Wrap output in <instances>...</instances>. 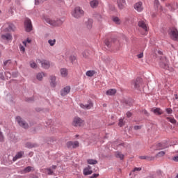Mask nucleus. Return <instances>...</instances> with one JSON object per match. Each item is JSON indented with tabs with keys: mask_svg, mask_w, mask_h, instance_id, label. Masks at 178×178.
Here are the masks:
<instances>
[{
	"mask_svg": "<svg viewBox=\"0 0 178 178\" xmlns=\"http://www.w3.org/2000/svg\"><path fill=\"white\" fill-rule=\"evenodd\" d=\"M72 15L75 19H80L82 16H84V10L80 7H76L72 12Z\"/></svg>",
	"mask_w": 178,
	"mask_h": 178,
	"instance_id": "1",
	"label": "nucleus"
},
{
	"mask_svg": "<svg viewBox=\"0 0 178 178\" xmlns=\"http://www.w3.org/2000/svg\"><path fill=\"white\" fill-rule=\"evenodd\" d=\"M169 35L173 41H178V31L176 28H171L170 29Z\"/></svg>",
	"mask_w": 178,
	"mask_h": 178,
	"instance_id": "2",
	"label": "nucleus"
},
{
	"mask_svg": "<svg viewBox=\"0 0 178 178\" xmlns=\"http://www.w3.org/2000/svg\"><path fill=\"white\" fill-rule=\"evenodd\" d=\"M138 26L145 31L144 34L148 33V24L146 20H140L138 23Z\"/></svg>",
	"mask_w": 178,
	"mask_h": 178,
	"instance_id": "3",
	"label": "nucleus"
},
{
	"mask_svg": "<svg viewBox=\"0 0 178 178\" xmlns=\"http://www.w3.org/2000/svg\"><path fill=\"white\" fill-rule=\"evenodd\" d=\"M169 146L168 144L165 143H158L156 145L152 146V149H154V151H159L160 149H165V148H168Z\"/></svg>",
	"mask_w": 178,
	"mask_h": 178,
	"instance_id": "4",
	"label": "nucleus"
},
{
	"mask_svg": "<svg viewBox=\"0 0 178 178\" xmlns=\"http://www.w3.org/2000/svg\"><path fill=\"white\" fill-rule=\"evenodd\" d=\"M24 27L26 33H30L33 30V24H31V19L26 18L24 21Z\"/></svg>",
	"mask_w": 178,
	"mask_h": 178,
	"instance_id": "5",
	"label": "nucleus"
},
{
	"mask_svg": "<svg viewBox=\"0 0 178 178\" xmlns=\"http://www.w3.org/2000/svg\"><path fill=\"white\" fill-rule=\"evenodd\" d=\"M83 123H84V120L79 117H75L72 121V125L74 127H80L83 126Z\"/></svg>",
	"mask_w": 178,
	"mask_h": 178,
	"instance_id": "6",
	"label": "nucleus"
},
{
	"mask_svg": "<svg viewBox=\"0 0 178 178\" xmlns=\"http://www.w3.org/2000/svg\"><path fill=\"white\" fill-rule=\"evenodd\" d=\"M159 66L162 67V69L167 70V69H169V60H168L166 57H163L159 63Z\"/></svg>",
	"mask_w": 178,
	"mask_h": 178,
	"instance_id": "7",
	"label": "nucleus"
},
{
	"mask_svg": "<svg viewBox=\"0 0 178 178\" xmlns=\"http://www.w3.org/2000/svg\"><path fill=\"white\" fill-rule=\"evenodd\" d=\"M15 120L21 127H23L24 129H27L29 127V124H27L26 121L23 120L20 116L16 117Z\"/></svg>",
	"mask_w": 178,
	"mask_h": 178,
	"instance_id": "8",
	"label": "nucleus"
},
{
	"mask_svg": "<svg viewBox=\"0 0 178 178\" xmlns=\"http://www.w3.org/2000/svg\"><path fill=\"white\" fill-rule=\"evenodd\" d=\"M134 8L136 12L141 13L144 10V6H143V2L138 1L136 3L134 6Z\"/></svg>",
	"mask_w": 178,
	"mask_h": 178,
	"instance_id": "9",
	"label": "nucleus"
},
{
	"mask_svg": "<svg viewBox=\"0 0 178 178\" xmlns=\"http://www.w3.org/2000/svg\"><path fill=\"white\" fill-rule=\"evenodd\" d=\"M134 88L136 90H140V87L143 86V79L140 77L137 78L134 82Z\"/></svg>",
	"mask_w": 178,
	"mask_h": 178,
	"instance_id": "10",
	"label": "nucleus"
},
{
	"mask_svg": "<svg viewBox=\"0 0 178 178\" xmlns=\"http://www.w3.org/2000/svg\"><path fill=\"white\" fill-rule=\"evenodd\" d=\"M93 172L94 171L92 170V167H91V165H88L83 170L84 176H89V175H92Z\"/></svg>",
	"mask_w": 178,
	"mask_h": 178,
	"instance_id": "11",
	"label": "nucleus"
},
{
	"mask_svg": "<svg viewBox=\"0 0 178 178\" xmlns=\"http://www.w3.org/2000/svg\"><path fill=\"white\" fill-rule=\"evenodd\" d=\"M66 145H67V147L69 148V149H71V148H77V147H79V141H68L67 143H66Z\"/></svg>",
	"mask_w": 178,
	"mask_h": 178,
	"instance_id": "12",
	"label": "nucleus"
},
{
	"mask_svg": "<svg viewBox=\"0 0 178 178\" xmlns=\"http://www.w3.org/2000/svg\"><path fill=\"white\" fill-rule=\"evenodd\" d=\"M42 69H48L51 67V63L47 60H38Z\"/></svg>",
	"mask_w": 178,
	"mask_h": 178,
	"instance_id": "13",
	"label": "nucleus"
},
{
	"mask_svg": "<svg viewBox=\"0 0 178 178\" xmlns=\"http://www.w3.org/2000/svg\"><path fill=\"white\" fill-rule=\"evenodd\" d=\"M70 86H65L63 89L60 90V96L65 97V95H67L69 92H70Z\"/></svg>",
	"mask_w": 178,
	"mask_h": 178,
	"instance_id": "14",
	"label": "nucleus"
},
{
	"mask_svg": "<svg viewBox=\"0 0 178 178\" xmlns=\"http://www.w3.org/2000/svg\"><path fill=\"white\" fill-rule=\"evenodd\" d=\"M23 155H24V152L23 151L18 152L15 154V156L13 158V162H16L17 159H20L23 158Z\"/></svg>",
	"mask_w": 178,
	"mask_h": 178,
	"instance_id": "15",
	"label": "nucleus"
},
{
	"mask_svg": "<svg viewBox=\"0 0 178 178\" xmlns=\"http://www.w3.org/2000/svg\"><path fill=\"white\" fill-rule=\"evenodd\" d=\"M126 0H118V6L119 9H124L127 6Z\"/></svg>",
	"mask_w": 178,
	"mask_h": 178,
	"instance_id": "16",
	"label": "nucleus"
},
{
	"mask_svg": "<svg viewBox=\"0 0 178 178\" xmlns=\"http://www.w3.org/2000/svg\"><path fill=\"white\" fill-rule=\"evenodd\" d=\"M31 170H34V168L31 166H27L24 170L20 171L21 175H26V173H29Z\"/></svg>",
	"mask_w": 178,
	"mask_h": 178,
	"instance_id": "17",
	"label": "nucleus"
},
{
	"mask_svg": "<svg viewBox=\"0 0 178 178\" xmlns=\"http://www.w3.org/2000/svg\"><path fill=\"white\" fill-rule=\"evenodd\" d=\"M93 105H92V102H91V101L88 102V104H80V107L82 108V109H91V108H92Z\"/></svg>",
	"mask_w": 178,
	"mask_h": 178,
	"instance_id": "18",
	"label": "nucleus"
},
{
	"mask_svg": "<svg viewBox=\"0 0 178 178\" xmlns=\"http://www.w3.org/2000/svg\"><path fill=\"white\" fill-rule=\"evenodd\" d=\"M50 85L51 87H56V77L54 75L50 76Z\"/></svg>",
	"mask_w": 178,
	"mask_h": 178,
	"instance_id": "19",
	"label": "nucleus"
},
{
	"mask_svg": "<svg viewBox=\"0 0 178 178\" xmlns=\"http://www.w3.org/2000/svg\"><path fill=\"white\" fill-rule=\"evenodd\" d=\"M45 22L46 23H48V24H50V26H58V24H56V20L51 19L50 18H46Z\"/></svg>",
	"mask_w": 178,
	"mask_h": 178,
	"instance_id": "20",
	"label": "nucleus"
},
{
	"mask_svg": "<svg viewBox=\"0 0 178 178\" xmlns=\"http://www.w3.org/2000/svg\"><path fill=\"white\" fill-rule=\"evenodd\" d=\"M152 112H153L154 115H162L163 113V111L162 109H161V108H152Z\"/></svg>",
	"mask_w": 178,
	"mask_h": 178,
	"instance_id": "21",
	"label": "nucleus"
},
{
	"mask_svg": "<svg viewBox=\"0 0 178 178\" xmlns=\"http://www.w3.org/2000/svg\"><path fill=\"white\" fill-rule=\"evenodd\" d=\"M154 6L157 10H162V6H161L159 0H154Z\"/></svg>",
	"mask_w": 178,
	"mask_h": 178,
	"instance_id": "22",
	"label": "nucleus"
},
{
	"mask_svg": "<svg viewBox=\"0 0 178 178\" xmlns=\"http://www.w3.org/2000/svg\"><path fill=\"white\" fill-rule=\"evenodd\" d=\"M60 73L61 77H67V74H68L67 69L61 68L60 70Z\"/></svg>",
	"mask_w": 178,
	"mask_h": 178,
	"instance_id": "23",
	"label": "nucleus"
},
{
	"mask_svg": "<svg viewBox=\"0 0 178 178\" xmlns=\"http://www.w3.org/2000/svg\"><path fill=\"white\" fill-rule=\"evenodd\" d=\"M2 40H6V41H10L12 40V35L10 33H6L5 35H1Z\"/></svg>",
	"mask_w": 178,
	"mask_h": 178,
	"instance_id": "24",
	"label": "nucleus"
},
{
	"mask_svg": "<svg viewBox=\"0 0 178 178\" xmlns=\"http://www.w3.org/2000/svg\"><path fill=\"white\" fill-rule=\"evenodd\" d=\"M99 3L98 2V0H92L90 2V5L91 6V8H97V6H98V4Z\"/></svg>",
	"mask_w": 178,
	"mask_h": 178,
	"instance_id": "25",
	"label": "nucleus"
},
{
	"mask_svg": "<svg viewBox=\"0 0 178 178\" xmlns=\"http://www.w3.org/2000/svg\"><path fill=\"white\" fill-rule=\"evenodd\" d=\"M86 26L87 29H92V19H89L88 21L86 22Z\"/></svg>",
	"mask_w": 178,
	"mask_h": 178,
	"instance_id": "26",
	"label": "nucleus"
},
{
	"mask_svg": "<svg viewBox=\"0 0 178 178\" xmlns=\"http://www.w3.org/2000/svg\"><path fill=\"white\" fill-rule=\"evenodd\" d=\"M106 95H115L116 94L115 89H110L106 92Z\"/></svg>",
	"mask_w": 178,
	"mask_h": 178,
	"instance_id": "27",
	"label": "nucleus"
},
{
	"mask_svg": "<svg viewBox=\"0 0 178 178\" xmlns=\"http://www.w3.org/2000/svg\"><path fill=\"white\" fill-rule=\"evenodd\" d=\"M87 162H88V165H97V163H98V161L94 160L92 159H88Z\"/></svg>",
	"mask_w": 178,
	"mask_h": 178,
	"instance_id": "28",
	"label": "nucleus"
},
{
	"mask_svg": "<svg viewBox=\"0 0 178 178\" xmlns=\"http://www.w3.org/2000/svg\"><path fill=\"white\" fill-rule=\"evenodd\" d=\"M86 76H88V77H92V76H94L95 74V71L94 70H88L86 72Z\"/></svg>",
	"mask_w": 178,
	"mask_h": 178,
	"instance_id": "29",
	"label": "nucleus"
},
{
	"mask_svg": "<svg viewBox=\"0 0 178 178\" xmlns=\"http://www.w3.org/2000/svg\"><path fill=\"white\" fill-rule=\"evenodd\" d=\"M44 76H45V74L44 72H40L36 75V78L38 80H39V81H41V80H42V78L44 77Z\"/></svg>",
	"mask_w": 178,
	"mask_h": 178,
	"instance_id": "30",
	"label": "nucleus"
},
{
	"mask_svg": "<svg viewBox=\"0 0 178 178\" xmlns=\"http://www.w3.org/2000/svg\"><path fill=\"white\" fill-rule=\"evenodd\" d=\"M115 156L117 158H120V159H121V161L123 160V159L124 158V155L123 154H122V152H117L115 153Z\"/></svg>",
	"mask_w": 178,
	"mask_h": 178,
	"instance_id": "31",
	"label": "nucleus"
},
{
	"mask_svg": "<svg viewBox=\"0 0 178 178\" xmlns=\"http://www.w3.org/2000/svg\"><path fill=\"white\" fill-rule=\"evenodd\" d=\"M140 159H147V161H154V157H149L147 156H139Z\"/></svg>",
	"mask_w": 178,
	"mask_h": 178,
	"instance_id": "32",
	"label": "nucleus"
},
{
	"mask_svg": "<svg viewBox=\"0 0 178 178\" xmlns=\"http://www.w3.org/2000/svg\"><path fill=\"white\" fill-rule=\"evenodd\" d=\"M16 29V26L13 24H8V31H15Z\"/></svg>",
	"mask_w": 178,
	"mask_h": 178,
	"instance_id": "33",
	"label": "nucleus"
},
{
	"mask_svg": "<svg viewBox=\"0 0 178 178\" xmlns=\"http://www.w3.org/2000/svg\"><path fill=\"white\" fill-rule=\"evenodd\" d=\"M12 63V60H6L3 62V69H6V66H9Z\"/></svg>",
	"mask_w": 178,
	"mask_h": 178,
	"instance_id": "34",
	"label": "nucleus"
},
{
	"mask_svg": "<svg viewBox=\"0 0 178 178\" xmlns=\"http://www.w3.org/2000/svg\"><path fill=\"white\" fill-rule=\"evenodd\" d=\"M63 22H65L64 18L58 19L56 21V23L57 26H61V24H63Z\"/></svg>",
	"mask_w": 178,
	"mask_h": 178,
	"instance_id": "35",
	"label": "nucleus"
},
{
	"mask_svg": "<svg viewBox=\"0 0 178 178\" xmlns=\"http://www.w3.org/2000/svg\"><path fill=\"white\" fill-rule=\"evenodd\" d=\"M171 10H177L178 9V5L176 3H173L172 4H170Z\"/></svg>",
	"mask_w": 178,
	"mask_h": 178,
	"instance_id": "36",
	"label": "nucleus"
},
{
	"mask_svg": "<svg viewBox=\"0 0 178 178\" xmlns=\"http://www.w3.org/2000/svg\"><path fill=\"white\" fill-rule=\"evenodd\" d=\"M48 43L49 44L50 47H54L55 44H56V39H50L48 40Z\"/></svg>",
	"mask_w": 178,
	"mask_h": 178,
	"instance_id": "37",
	"label": "nucleus"
},
{
	"mask_svg": "<svg viewBox=\"0 0 178 178\" xmlns=\"http://www.w3.org/2000/svg\"><path fill=\"white\" fill-rule=\"evenodd\" d=\"M167 120H168V122H170V123H172V124H176V120L173 118H170V117H168L167 118Z\"/></svg>",
	"mask_w": 178,
	"mask_h": 178,
	"instance_id": "38",
	"label": "nucleus"
},
{
	"mask_svg": "<svg viewBox=\"0 0 178 178\" xmlns=\"http://www.w3.org/2000/svg\"><path fill=\"white\" fill-rule=\"evenodd\" d=\"M113 22L116 24H120V19L118 17H113Z\"/></svg>",
	"mask_w": 178,
	"mask_h": 178,
	"instance_id": "39",
	"label": "nucleus"
},
{
	"mask_svg": "<svg viewBox=\"0 0 178 178\" xmlns=\"http://www.w3.org/2000/svg\"><path fill=\"white\" fill-rule=\"evenodd\" d=\"M118 126L120 127H123V126H124V122L123 121V118H120L119 120Z\"/></svg>",
	"mask_w": 178,
	"mask_h": 178,
	"instance_id": "40",
	"label": "nucleus"
},
{
	"mask_svg": "<svg viewBox=\"0 0 178 178\" xmlns=\"http://www.w3.org/2000/svg\"><path fill=\"white\" fill-rule=\"evenodd\" d=\"M46 170L47 171V175H49V176L54 175V171L52 170V169L47 168Z\"/></svg>",
	"mask_w": 178,
	"mask_h": 178,
	"instance_id": "41",
	"label": "nucleus"
},
{
	"mask_svg": "<svg viewBox=\"0 0 178 178\" xmlns=\"http://www.w3.org/2000/svg\"><path fill=\"white\" fill-rule=\"evenodd\" d=\"M30 66L32 67V69H35L37 68V63H35V62H31Z\"/></svg>",
	"mask_w": 178,
	"mask_h": 178,
	"instance_id": "42",
	"label": "nucleus"
},
{
	"mask_svg": "<svg viewBox=\"0 0 178 178\" xmlns=\"http://www.w3.org/2000/svg\"><path fill=\"white\" fill-rule=\"evenodd\" d=\"M165 112L168 115H172V113H173V110H172V108H168L165 109Z\"/></svg>",
	"mask_w": 178,
	"mask_h": 178,
	"instance_id": "43",
	"label": "nucleus"
},
{
	"mask_svg": "<svg viewBox=\"0 0 178 178\" xmlns=\"http://www.w3.org/2000/svg\"><path fill=\"white\" fill-rule=\"evenodd\" d=\"M27 42H28V44H30V42H31V40H30V39L28 38L27 40L23 41V42H22V44H24V46L26 47Z\"/></svg>",
	"mask_w": 178,
	"mask_h": 178,
	"instance_id": "44",
	"label": "nucleus"
},
{
	"mask_svg": "<svg viewBox=\"0 0 178 178\" xmlns=\"http://www.w3.org/2000/svg\"><path fill=\"white\" fill-rule=\"evenodd\" d=\"M47 0H35V5H40L41 2H45Z\"/></svg>",
	"mask_w": 178,
	"mask_h": 178,
	"instance_id": "45",
	"label": "nucleus"
},
{
	"mask_svg": "<svg viewBox=\"0 0 178 178\" xmlns=\"http://www.w3.org/2000/svg\"><path fill=\"white\" fill-rule=\"evenodd\" d=\"M163 155H165V152L161 151V152H159L156 155V156L161 157V156H163Z\"/></svg>",
	"mask_w": 178,
	"mask_h": 178,
	"instance_id": "46",
	"label": "nucleus"
},
{
	"mask_svg": "<svg viewBox=\"0 0 178 178\" xmlns=\"http://www.w3.org/2000/svg\"><path fill=\"white\" fill-rule=\"evenodd\" d=\"M104 44L106 45L107 48H111V42L108 40H105Z\"/></svg>",
	"mask_w": 178,
	"mask_h": 178,
	"instance_id": "47",
	"label": "nucleus"
},
{
	"mask_svg": "<svg viewBox=\"0 0 178 178\" xmlns=\"http://www.w3.org/2000/svg\"><path fill=\"white\" fill-rule=\"evenodd\" d=\"M3 141V134L0 130V143H2Z\"/></svg>",
	"mask_w": 178,
	"mask_h": 178,
	"instance_id": "48",
	"label": "nucleus"
},
{
	"mask_svg": "<svg viewBox=\"0 0 178 178\" xmlns=\"http://www.w3.org/2000/svg\"><path fill=\"white\" fill-rule=\"evenodd\" d=\"M26 146L27 148H33V147H34V145H31V143H26Z\"/></svg>",
	"mask_w": 178,
	"mask_h": 178,
	"instance_id": "49",
	"label": "nucleus"
},
{
	"mask_svg": "<svg viewBox=\"0 0 178 178\" xmlns=\"http://www.w3.org/2000/svg\"><path fill=\"white\" fill-rule=\"evenodd\" d=\"M141 126L140 125H136L134 127V130H140V129H141Z\"/></svg>",
	"mask_w": 178,
	"mask_h": 178,
	"instance_id": "50",
	"label": "nucleus"
},
{
	"mask_svg": "<svg viewBox=\"0 0 178 178\" xmlns=\"http://www.w3.org/2000/svg\"><path fill=\"white\" fill-rule=\"evenodd\" d=\"M143 56H144V53L143 52L137 55V58H138V59H141Z\"/></svg>",
	"mask_w": 178,
	"mask_h": 178,
	"instance_id": "51",
	"label": "nucleus"
},
{
	"mask_svg": "<svg viewBox=\"0 0 178 178\" xmlns=\"http://www.w3.org/2000/svg\"><path fill=\"white\" fill-rule=\"evenodd\" d=\"M19 49L20 51H22V52H24V51H26V49L24 46H22V44L19 45Z\"/></svg>",
	"mask_w": 178,
	"mask_h": 178,
	"instance_id": "52",
	"label": "nucleus"
},
{
	"mask_svg": "<svg viewBox=\"0 0 178 178\" xmlns=\"http://www.w3.org/2000/svg\"><path fill=\"white\" fill-rule=\"evenodd\" d=\"M172 161H174V162H178V156L172 157Z\"/></svg>",
	"mask_w": 178,
	"mask_h": 178,
	"instance_id": "53",
	"label": "nucleus"
},
{
	"mask_svg": "<svg viewBox=\"0 0 178 178\" xmlns=\"http://www.w3.org/2000/svg\"><path fill=\"white\" fill-rule=\"evenodd\" d=\"M132 113H131V112H130V111H128L127 113V117H128V118H131V116H132Z\"/></svg>",
	"mask_w": 178,
	"mask_h": 178,
	"instance_id": "54",
	"label": "nucleus"
},
{
	"mask_svg": "<svg viewBox=\"0 0 178 178\" xmlns=\"http://www.w3.org/2000/svg\"><path fill=\"white\" fill-rule=\"evenodd\" d=\"M98 176H99V174H93V175H92V176L90 177L91 178H97V177H98Z\"/></svg>",
	"mask_w": 178,
	"mask_h": 178,
	"instance_id": "55",
	"label": "nucleus"
},
{
	"mask_svg": "<svg viewBox=\"0 0 178 178\" xmlns=\"http://www.w3.org/2000/svg\"><path fill=\"white\" fill-rule=\"evenodd\" d=\"M70 59H71L72 62H74L76 60V56H71Z\"/></svg>",
	"mask_w": 178,
	"mask_h": 178,
	"instance_id": "56",
	"label": "nucleus"
},
{
	"mask_svg": "<svg viewBox=\"0 0 178 178\" xmlns=\"http://www.w3.org/2000/svg\"><path fill=\"white\" fill-rule=\"evenodd\" d=\"M142 112L144 115H146V116H148L149 115V113H148V111H147V110H143Z\"/></svg>",
	"mask_w": 178,
	"mask_h": 178,
	"instance_id": "57",
	"label": "nucleus"
},
{
	"mask_svg": "<svg viewBox=\"0 0 178 178\" xmlns=\"http://www.w3.org/2000/svg\"><path fill=\"white\" fill-rule=\"evenodd\" d=\"M82 55L83 58H87V56H88V55H87V51H83Z\"/></svg>",
	"mask_w": 178,
	"mask_h": 178,
	"instance_id": "58",
	"label": "nucleus"
},
{
	"mask_svg": "<svg viewBox=\"0 0 178 178\" xmlns=\"http://www.w3.org/2000/svg\"><path fill=\"white\" fill-rule=\"evenodd\" d=\"M141 170V168H135L134 169V172H140Z\"/></svg>",
	"mask_w": 178,
	"mask_h": 178,
	"instance_id": "59",
	"label": "nucleus"
},
{
	"mask_svg": "<svg viewBox=\"0 0 178 178\" xmlns=\"http://www.w3.org/2000/svg\"><path fill=\"white\" fill-rule=\"evenodd\" d=\"M5 79V76H3V73L0 72V79L3 80Z\"/></svg>",
	"mask_w": 178,
	"mask_h": 178,
	"instance_id": "60",
	"label": "nucleus"
},
{
	"mask_svg": "<svg viewBox=\"0 0 178 178\" xmlns=\"http://www.w3.org/2000/svg\"><path fill=\"white\" fill-rule=\"evenodd\" d=\"M5 74H6V76H7V77H10V73L7 72L5 73Z\"/></svg>",
	"mask_w": 178,
	"mask_h": 178,
	"instance_id": "61",
	"label": "nucleus"
},
{
	"mask_svg": "<svg viewBox=\"0 0 178 178\" xmlns=\"http://www.w3.org/2000/svg\"><path fill=\"white\" fill-rule=\"evenodd\" d=\"M51 169H54V170L56 169V165H52Z\"/></svg>",
	"mask_w": 178,
	"mask_h": 178,
	"instance_id": "62",
	"label": "nucleus"
},
{
	"mask_svg": "<svg viewBox=\"0 0 178 178\" xmlns=\"http://www.w3.org/2000/svg\"><path fill=\"white\" fill-rule=\"evenodd\" d=\"M16 74H17V72H13V76H14V77H16Z\"/></svg>",
	"mask_w": 178,
	"mask_h": 178,
	"instance_id": "63",
	"label": "nucleus"
},
{
	"mask_svg": "<svg viewBox=\"0 0 178 178\" xmlns=\"http://www.w3.org/2000/svg\"><path fill=\"white\" fill-rule=\"evenodd\" d=\"M175 99H178L177 94H175Z\"/></svg>",
	"mask_w": 178,
	"mask_h": 178,
	"instance_id": "64",
	"label": "nucleus"
}]
</instances>
